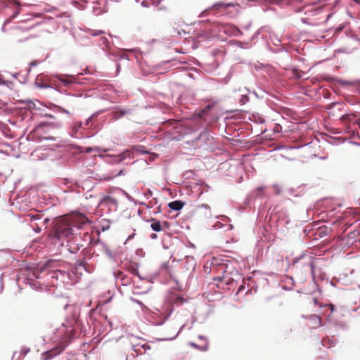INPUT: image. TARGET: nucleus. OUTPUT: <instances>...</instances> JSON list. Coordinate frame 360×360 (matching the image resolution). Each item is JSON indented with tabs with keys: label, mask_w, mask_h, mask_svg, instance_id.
<instances>
[{
	"label": "nucleus",
	"mask_w": 360,
	"mask_h": 360,
	"mask_svg": "<svg viewBox=\"0 0 360 360\" xmlns=\"http://www.w3.org/2000/svg\"><path fill=\"white\" fill-rule=\"evenodd\" d=\"M78 319L74 316L70 319H67L58 328L56 334L60 339L58 345L42 354L44 360H49L60 354L68 345L69 340L75 337L76 328L78 326Z\"/></svg>",
	"instance_id": "obj_1"
},
{
	"label": "nucleus",
	"mask_w": 360,
	"mask_h": 360,
	"mask_svg": "<svg viewBox=\"0 0 360 360\" xmlns=\"http://www.w3.org/2000/svg\"><path fill=\"white\" fill-rule=\"evenodd\" d=\"M60 124L57 122H42L37 125L34 129L29 134L30 139L35 141L41 140L55 141L57 139V130Z\"/></svg>",
	"instance_id": "obj_2"
},
{
	"label": "nucleus",
	"mask_w": 360,
	"mask_h": 360,
	"mask_svg": "<svg viewBox=\"0 0 360 360\" xmlns=\"http://www.w3.org/2000/svg\"><path fill=\"white\" fill-rule=\"evenodd\" d=\"M72 229L70 221L65 218H60L55 221L53 236L60 240L72 236Z\"/></svg>",
	"instance_id": "obj_3"
},
{
	"label": "nucleus",
	"mask_w": 360,
	"mask_h": 360,
	"mask_svg": "<svg viewBox=\"0 0 360 360\" xmlns=\"http://www.w3.org/2000/svg\"><path fill=\"white\" fill-rule=\"evenodd\" d=\"M226 267L224 265L219 266V270L221 271V276L213 278V283L220 289H229V285H232L234 283V279L231 276V274L226 270Z\"/></svg>",
	"instance_id": "obj_4"
},
{
	"label": "nucleus",
	"mask_w": 360,
	"mask_h": 360,
	"mask_svg": "<svg viewBox=\"0 0 360 360\" xmlns=\"http://www.w3.org/2000/svg\"><path fill=\"white\" fill-rule=\"evenodd\" d=\"M315 259L312 257H304L300 258L296 262H295L294 264L297 265V268L300 266H302L305 269V271H309L314 278V269H315Z\"/></svg>",
	"instance_id": "obj_5"
},
{
	"label": "nucleus",
	"mask_w": 360,
	"mask_h": 360,
	"mask_svg": "<svg viewBox=\"0 0 360 360\" xmlns=\"http://www.w3.org/2000/svg\"><path fill=\"white\" fill-rule=\"evenodd\" d=\"M132 349L136 355L149 354L148 351L151 349L148 343L141 342L138 344L133 345Z\"/></svg>",
	"instance_id": "obj_6"
},
{
	"label": "nucleus",
	"mask_w": 360,
	"mask_h": 360,
	"mask_svg": "<svg viewBox=\"0 0 360 360\" xmlns=\"http://www.w3.org/2000/svg\"><path fill=\"white\" fill-rule=\"evenodd\" d=\"M235 6H238V4H234L233 2H217L214 4L209 9L208 11H225L229 7H234Z\"/></svg>",
	"instance_id": "obj_7"
},
{
	"label": "nucleus",
	"mask_w": 360,
	"mask_h": 360,
	"mask_svg": "<svg viewBox=\"0 0 360 360\" xmlns=\"http://www.w3.org/2000/svg\"><path fill=\"white\" fill-rule=\"evenodd\" d=\"M304 318L309 319L310 326L311 328L316 329L322 326V319L319 315L311 314L307 316H304Z\"/></svg>",
	"instance_id": "obj_8"
},
{
	"label": "nucleus",
	"mask_w": 360,
	"mask_h": 360,
	"mask_svg": "<svg viewBox=\"0 0 360 360\" xmlns=\"http://www.w3.org/2000/svg\"><path fill=\"white\" fill-rule=\"evenodd\" d=\"M184 202L181 200H175L169 202L168 207L173 210L179 211L181 210L184 205Z\"/></svg>",
	"instance_id": "obj_9"
},
{
	"label": "nucleus",
	"mask_w": 360,
	"mask_h": 360,
	"mask_svg": "<svg viewBox=\"0 0 360 360\" xmlns=\"http://www.w3.org/2000/svg\"><path fill=\"white\" fill-rule=\"evenodd\" d=\"M41 219V214L38 212H31L27 214L26 221H34Z\"/></svg>",
	"instance_id": "obj_10"
},
{
	"label": "nucleus",
	"mask_w": 360,
	"mask_h": 360,
	"mask_svg": "<svg viewBox=\"0 0 360 360\" xmlns=\"http://www.w3.org/2000/svg\"><path fill=\"white\" fill-rule=\"evenodd\" d=\"M151 222L150 227L154 231L160 232L162 231V225L160 221L152 219Z\"/></svg>",
	"instance_id": "obj_11"
},
{
	"label": "nucleus",
	"mask_w": 360,
	"mask_h": 360,
	"mask_svg": "<svg viewBox=\"0 0 360 360\" xmlns=\"http://www.w3.org/2000/svg\"><path fill=\"white\" fill-rule=\"evenodd\" d=\"M199 338L204 341V343L202 345L198 346L195 343H193V342L191 343V345L193 347L198 348V349H199L201 351H206L208 349V347H209V345H208V342H207V340L204 339L202 336H200Z\"/></svg>",
	"instance_id": "obj_12"
},
{
	"label": "nucleus",
	"mask_w": 360,
	"mask_h": 360,
	"mask_svg": "<svg viewBox=\"0 0 360 360\" xmlns=\"http://www.w3.org/2000/svg\"><path fill=\"white\" fill-rule=\"evenodd\" d=\"M128 113H129L128 110H118L113 112V118L118 120Z\"/></svg>",
	"instance_id": "obj_13"
},
{
	"label": "nucleus",
	"mask_w": 360,
	"mask_h": 360,
	"mask_svg": "<svg viewBox=\"0 0 360 360\" xmlns=\"http://www.w3.org/2000/svg\"><path fill=\"white\" fill-rule=\"evenodd\" d=\"M58 79L64 83L65 85H68L72 82V77L63 76L60 75L58 77Z\"/></svg>",
	"instance_id": "obj_14"
},
{
	"label": "nucleus",
	"mask_w": 360,
	"mask_h": 360,
	"mask_svg": "<svg viewBox=\"0 0 360 360\" xmlns=\"http://www.w3.org/2000/svg\"><path fill=\"white\" fill-rule=\"evenodd\" d=\"M132 153L130 150H125L123 153H120L117 157L119 158L118 161L121 162L126 159L127 158H131Z\"/></svg>",
	"instance_id": "obj_15"
},
{
	"label": "nucleus",
	"mask_w": 360,
	"mask_h": 360,
	"mask_svg": "<svg viewBox=\"0 0 360 360\" xmlns=\"http://www.w3.org/2000/svg\"><path fill=\"white\" fill-rule=\"evenodd\" d=\"M212 105H206L200 112L199 116L200 118H202L204 117V115L207 113L211 108Z\"/></svg>",
	"instance_id": "obj_16"
},
{
	"label": "nucleus",
	"mask_w": 360,
	"mask_h": 360,
	"mask_svg": "<svg viewBox=\"0 0 360 360\" xmlns=\"http://www.w3.org/2000/svg\"><path fill=\"white\" fill-rule=\"evenodd\" d=\"M184 302H185V300L180 296L174 297V304H176V305H181V304H183V303Z\"/></svg>",
	"instance_id": "obj_17"
},
{
	"label": "nucleus",
	"mask_w": 360,
	"mask_h": 360,
	"mask_svg": "<svg viewBox=\"0 0 360 360\" xmlns=\"http://www.w3.org/2000/svg\"><path fill=\"white\" fill-rule=\"evenodd\" d=\"M354 115H353L345 114L342 116L341 120L343 122L351 121L352 120V118H354Z\"/></svg>",
	"instance_id": "obj_18"
},
{
	"label": "nucleus",
	"mask_w": 360,
	"mask_h": 360,
	"mask_svg": "<svg viewBox=\"0 0 360 360\" xmlns=\"http://www.w3.org/2000/svg\"><path fill=\"white\" fill-rule=\"evenodd\" d=\"M25 108L27 109H32L35 108V103L32 101H27L25 103Z\"/></svg>",
	"instance_id": "obj_19"
},
{
	"label": "nucleus",
	"mask_w": 360,
	"mask_h": 360,
	"mask_svg": "<svg viewBox=\"0 0 360 360\" xmlns=\"http://www.w3.org/2000/svg\"><path fill=\"white\" fill-rule=\"evenodd\" d=\"M97 150H98L97 148H91V147H86V148H84L83 151L85 152V153H91L93 151H97Z\"/></svg>",
	"instance_id": "obj_20"
},
{
	"label": "nucleus",
	"mask_w": 360,
	"mask_h": 360,
	"mask_svg": "<svg viewBox=\"0 0 360 360\" xmlns=\"http://www.w3.org/2000/svg\"><path fill=\"white\" fill-rule=\"evenodd\" d=\"M58 110H59L60 112H62L66 113V114H68V115H71V114H72V112H71L70 111H69V110H66V109H64V108H62V107H59V106H58Z\"/></svg>",
	"instance_id": "obj_21"
},
{
	"label": "nucleus",
	"mask_w": 360,
	"mask_h": 360,
	"mask_svg": "<svg viewBox=\"0 0 360 360\" xmlns=\"http://www.w3.org/2000/svg\"><path fill=\"white\" fill-rule=\"evenodd\" d=\"M8 1L9 4H15V5H18V6L20 5V4L18 0H8Z\"/></svg>",
	"instance_id": "obj_22"
},
{
	"label": "nucleus",
	"mask_w": 360,
	"mask_h": 360,
	"mask_svg": "<svg viewBox=\"0 0 360 360\" xmlns=\"http://www.w3.org/2000/svg\"><path fill=\"white\" fill-rule=\"evenodd\" d=\"M313 302H314V305L319 304L320 307H324V305L322 303H319L318 302V300H317L316 298H314L313 299Z\"/></svg>",
	"instance_id": "obj_23"
},
{
	"label": "nucleus",
	"mask_w": 360,
	"mask_h": 360,
	"mask_svg": "<svg viewBox=\"0 0 360 360\" xmlns=\"http://www.w3.org/2000/svg\"><path fill=\"white\" fill-rule=\"evenodd\" d=\"M39 64V61L37 60H33L30 63V67H34V66H36Z\"/></svg>",
	"instance_id": "obj_24"
},
{
	"label": "nucleus",
	"mask_w": 360,
	"mask_h": 360,
	"mask_svg": "<svg viewBox=\"0 0 360 360\" xmlns=\"http://www.w3.org/2000/svg\"><path fill=\"white\" fill-rule=\"evenodd\" d=\"M245 289L244 285H240L237 290V293H239L240 292L243 291Z\"/></svg>",
	"instance_id": "obj_25"
},
{
	"label": "nucleus",
	"mask_w": 360,
	"mask_h": 360,
	"mask_svg": "<svg viewBox=\"0 0 360 360\" xmlns=\"http://www.w3.org/2000/svg\"><path fill=\"white\" fill-rule=\"evenodd\" d=\"M326 306H328L330 308L332 312L335 310V306L333 304H327Z\"/></svg>",
	"instance_id": "obj_26"
},
{
	"label": "nucleus",
	"mask_w": 360,
	"mask_h": 360,
	"mask_svg": "<svg viewBox=\"0 0 360 360\" xmlns=\"http://www.w3.org/2000/svg\"><path fill=\"white\" fill-rule=\"evenodd\" d=\"M294 75H295V77H296L297 78H300L301 77L298 70L294 71Z\"/></svg>",
	"instance_id": "obj_27"
},
{
	"label": "nucleus",
	"mask_w": 360,
	"mask_h": 360,
	"mask_svg": "<svg viewBox=\"0 0 360 360\" xmlns=\"http://www.w3.org/2000/svg\"><path fill=\"white\" fill-rule=\"evenodd\" d=\"M20 9L18 8V11L13 15V18H15L20 13Z\"/></svg>",
	"instance_id": "obj_28"
},
{
	"label": "nucleus",
	"mask_w": 360,
	"mask_h": 360,
	"mask_svg": "<svg viewBox=\"0 0 360 360\" xmlns=\"http://www.w3.org/2000/svg\"><path fill=\"white\" fill-rule=\"evenodd\" d=\"M354 123L358 125V127L360 128V118L354 121Z\"/></svg>",
	"instance_id": "obj_29"
},
{
	"label": "nucleus",
	"mask_w": 360,
	"mask_h": 360,
	"mask_svg": "<svg viewBox=\"0 0 360 360\" xmlns=\"http://www.w3.org/2000/svg\"><path fill=\"white\" fill-rule=\"evenodd\" d=\"M150 238L153 239H155V238H157V235L155 233H152L150 235Z\"/></svg>",
	"instance_id": "obj_30"
},
{
	"label": "nucleus",
	"mask_w": 360,
	"mask_h": 360,
	"mask_svg": "<svg viewBox=\"0 0 360 360\" xmlns=\"http://www.w3.org/2000/svg\"><path fill=\"white\" fill-rule=\"evenodd\" d=\"M45 117H51V118H54V116L52 115H50V114H46Z\"/></svg>",
	"instance_id": "obj_31"
},
{
	"label": "nucleus",
	"mask_w": 360,
	"mask_h": 360,
	"mask_svg": "<svg viewBox=\"0 0 360 360\" xmlns=\"http://www.w3.org/2000/svg\"><path fill=\"white\" fill-rule=\"evenodd\" d=\"M37 230H38V231H40V229H39V227H37Z\"/></svg>",
	"instance_id": "obj_32"
},
{
	"label": "nucleus",
	"mask_w": 360,
	"mask_h": 360,
	"mask_svg": "<svg viewBox=\"0 0 360 360\" xmlns=\"http://www.w3.org/2000/svg\"><path fill=\"white\" fill-rule=\"evenodd\" d=\"M37 230H38V231H40V229H39V227H37Z\"/></svg>",
	"instance_id": "obj_33"
},
{
	"label": "nucleus",
	"mask_w": 360,
	"mask_h": 360,
	"mask_svg": "<svg viewBox=\"0 0 360 360\" xmlns=\"http://www.w3.org/2000/svg\"><path fill=\"white\" fill-rule=\"evenodd\" d=\"M37 230H38V231H40V229H39V227H37Z\"/></svg>",
	"instance_id": "obj_34"
}]
</instances>
